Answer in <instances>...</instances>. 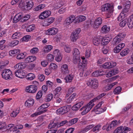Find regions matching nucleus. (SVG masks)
I'll return each instance as SVG.
<instances>
[{"label": "nucleus", "instance_id": "nucleus-56", "mask_svg": "<svg viewBox=\"0 0 133 133\" xmlns=\"http://www.w3.org/2000/svg\"><path fill=\"white\" fill-rule=\"evenodd\" d=\"M125 36V34L124 33H121L118 34L116 36L118 37L119 38H120L121 40H122L123 38H124Z\"/></svg>", "mask_w": 133, "mask_h": 133}, {"label": "nucleus", "instance_id": "nucleus-12", "mask_svg": "<svg viewBox=\"0 0 133 133\" xmlns=\"http://www.w3.org/2000/svg\"><path fill=\"white\" fill-rule=\"evenodd\" d=\"M59 50L56 49L54 51V56L56 57V60L57 62L60 61L62 59V57Z\"/></svg>", "mask_w": 133, "mask_h": 133}, {"label": "nucleus", "instance_id": "nucleus-44", "mask_svg": "<svg viewBox=\"0 0 133 133\" xmlns=\"http://www.w3.org/2000/svg\"><path fill=\"white\" fill-rule=\"evenodd\" d=\"M45 7V5L44 4H41L35 8L34 10L35 11H38L43 9Z\"/></svg>", "mask_w": 133, "mask_h": 133}, {"label": "nucleus", "instance_id": "nucleus-49", "mask_svg": "<svg viewBox=\"0 0 133 133\" xmlns=\"http://www.w3.org/2000/svg\"><path fill=\"white\" fill-rule=\"evenodd\" d=\"M18 52L19 53L20 50L19 49H15L12 50L10 51L9 52V53L10 55L12 56V55H15Z\"/></svg>", "mask_w": 133, "mask_h": 133}, {"label": "nucleus", "instance_id": "nucleus-43", "mask_svg": "<svg viewBox=\"0 0 133 133\" xmlns=\"http://www.w3.org/2000/svg\"><path fill=\"white\" fill-rule=\"evenodd\" d=\"M127 18L125 19L120 23L119 25L121 27H124L127 23Z\"/></svg>", "mask_w": 133, "mask_h": 133}, {"label": "nucleus", "instance_id": "nucleus-9", "mask_svg": "<svg viewBox=\"0 0 133 133\" xmlns=\"http://www.w3.org/2000/svg\"><path fill=\"white\" fill-rule=\"evenodd\" d=\"M58 31V30L57 28H52L49 29L46 31L45 33L48 35H53L56 34Z\"/></svg>", "mask_w": 133, "mask_h": 133}, {"label": "nucleus", "instance_id": "nucleus-13", "mask_svg": "<svg viewBox=\"0 0 133 133\" xmlns=\"http://www.w3.org/2000/svg\"><path fill=\"white\" fill-rule=\"evenodd\" d=\"M34 5V3L32 0L26 1V4L24 6V10H29L32 8Z\"/></svg>", "mask_w": 133, "mask_h": 133}, {"label": "nucleus", "instance_id": "nucleus-47", "mask_svg": "<svg viewBox=\"0 0 133 133\" xmlns=\"http://www.w3.org/2000/svg\"><path fill=\"white\" fill-rule=\"evenodd\" d=\"M104 75L103 74H99L98 71H96L93 72L92 74V76L94 77H98V76H101Z\"/></svg>", "mask_w": 133, "mask_h": 133}, {"label": "nucleus", "instance_id": "nucleus-21", "mask_svg": "<svg viewBox=\"0 0 133 133\" xmlns=\"http://www.w3.org/2000/svg\"><path fill=\"white\" fill-rule=\"evenodd\" d=\"M127 25L130 29L133 27V15L130 16L127 18Z\"/></svg>", "mask_w": 133, "mask_h": 133}, {"label": "nucleus", "instance_id": "nucleus-34", "mask_svg": "<svg viewBox=\"0 0 133 133\" xmlns=\"http://www.w3.org/2000/svg\"><path fill=\"white\" fill-rule=\"evenodd\" d=\"M129 52V50L126 48L123 50L120 53V55L122 56H124L126 55Z\"/></svg>", "mask_w": 133, "mask_h": 133}, {"label": "nucleus", "instance_id": "nucleus-1", "mask_svg": "<svg viewBox=\"0 0 133 133\" xmlns=\"http://www.w3.org/2000/svg\"><path fill=\"white\" fill-rule=\"evenodd\" d=\"M35 84L28 86L26 88V92L30 93H34L37 90V86L39 85L37 81L34 82Z\"/></svg>", "mask_w": 133, "mask_h": 133}, {"label": "nucleus", "instance_id": "nucleus-50", "mask_svg": "<svg viewBox=\"0 0 133 133\" xmlns=\"http://www.w3.org/2000/svg\"><path fill=\"white\" fill-rule=\"evenodd\" d=\"M82 110H83V111L81 112V115H83L86 114L88 112L87 111L85 107H84V106L79 110L80 111H81Z\"/></svg>", "mask_w": 133, "mask_h": 133}, {"label": "nucleus", "instance_id": "nucleus-22", "mask_svg": "<svg viewBox=\"0 0 133 133\" xmlns=\"http://www.w3.org/2000/svg\"><path fill=\"white\" fill-rule=\"evenodd\" d=\"M111 39V38L109 37H104L101 40V45H106L108 43Z\"/></svg>", "mask_w": 133, "mask_h": 133}, {"label": "nucleus", "instance_id": "nucleus-52", "mask_svg": "<svg viewBox=\"0 0 133 133\" xmlns=\"http://www.w3.org/2000/svg\"><path fill=\"white\" fill-rule=\"evenodd\" d=\"M42 91L40 90L39 91L36 95V98L37 100L39 99L42 97Z\"/></svg>", "mask_w": 133, "mask_h": 133}, {"label": "nucleus", "instance_id": "nucleus-18", "mask_svg": "<svg viewBox=\"0 0 133 133\" xmlns=\"http://www.w3.org/2000/svg\"><path fill=\"white\" fill-rule=\"evenodd\" d=\"M84 104V102L81 101L78 102L74 105L71 108L72 110L73 111H77Z\"/></svg>", "mask_w": 133, "mask_h": 133}, {"label": "nucleus", "instance_id": "nucleus-51", "mask_svg": "<svg viewBox=\"0 0 133 133\" xmlns=\"http://www.w3.org/2000/svg\"><path fill=\"white\" fill-rule=\"evenodd\" d=\"M25 57L24 54L23 53H21L19 54H18L16 57V58L18 59H23Z\"/></svg>", "mask_w": 133, "mask_h": 133}, {"label": "nucleus", "instance_id": "nucleus-38", "mask_svg": "<svg viewBox=\"0 0 133 133\" xmlns=\"http://www.w3.org/2000/svg\"><path fill=\"white\" fill-rule=\"evenodd\" d=\"M117 82L112 83L108 85V86L105 87V88L107 91H108L110 89L115 85L117 84Z\"/></svg>", "mask_w": 133, "mask_h": 133}, {"label": "nucleus", "instance_id": "nucleus-26", "mask_svg": "<svg viewBox=\"0 0 133 133\" xmlns=\"http://www.w3.org/2000/svg\"><path fill=\"white\" fill-rule=\"evenodd\" d=\"M93 102H92V100H91L87 105L84 106V107H85L86 109L88 112L94 106V104H92Z\"/></svg>", "mask_w": 133, "mask_h": 133}, {"label": "nucleus", "instance_id": "nucleus-32", "mask_svg": "<svg viewBox=\"0 0 133 133\" xmlns=\"http://www.w3.org/2000/svg\"><path fill=\"white\" fill-rule=\"evenodd\" d=\"M74 76L73 75L70 74L69 75H67L64 78L66 80V82H70L72 80Z\"/></svg>", "mask_w": 133, "mask_h": 133}, {"label": "nucleus", "instance_id": "nucleus-63", "mask_svg": "<svg viewBox=\"0 0 133 133\" xmlns=\"http://www.w3.org/2000/svg\"><path fill=\"white\" fill-rule=\"evenodd\" d=\"M64 49L65 52L67 53H69L71 51V48L68 45H65L64 47Z\"/></svg>", "mask_w": 133, "mask_h": 133}, {"label": "nucleus", "instance_id": "nucleus-25", "mask_svg": "<svg viewBox=\"0 0 133 133\" xmlns=\"http://www.w3.org/2000/svg\"><path fill=\"white\" fill-rule=\"evenodd\" d=\"M34 102V101L32 99L30 98L27 100L25 102V106L28 107L32 106Z\"/></svg>", "mask_w": 133, "mask_h": 133}, {"label": "nucleus", "instance_id": "nucleus-41", "mask_svg": "<svg viewBox=\"0 0 133 133\" xmlns=\"http://www.w3.org/2000/svg\"><path fill=\"white\" fill-rule=\"evenodd\" d=\"M31 36L29 35H26L22 37L21 39L22 42H28Z\"/></svg>", "mask_w": 133, "mask_h": 133}, {"label": "nucleus", "instance_id": "nucleus-59", "mask_svg": "<svg viewBox=\"0 0 133 133\" xmlns=\"http://www.w3.org/2000/svg\"><path fill=\"white\" fill-rule=\"evenodd\" d=\"M19 64L20 67L22 69H23L25 68L26 66V63L25 62H21L19 63Z\"/></svg>", "mask_w": 133, "mask_h": 133}, {"label": "nucleus", "instance_id": "nucleus-53", "mask_svg": "<svg viewBox=\"0 0 133 133\" xmlns=\"http://www.w3.org/2000/svg\"><path fill=\"white\" fill-rule=\"evenodd\" d=\"M93 126L94 125L92 124L89 125L85 128L83 131L84 132H87L91 129Z\"/></svg>", "mask_w": 133, "mask_h": 133}, {"label": "nucleus", "instance_id": "nucleus-57", "mask_svg": "<svg viewBox=\"0 0 133 133\" xmlns=\"http://www.w3.org/2000/svg\"><path fill=\"white\" fill-rule=\"evenodd\" d=\"M59 125V127H60L61 126H62L66 124L67 125L68 123V121L67 120H65L63 121H62L61 122H58Z\"/></svg>", "mask_w": 133, "mask_h": 133}, {"label": "nucleus", "instance_id": "nucleus-20", "mask_svg": "<svg viewBox=\"0 0 133 133\" xmlns=\"http://www.w3.org/2000/svg\"><path fill=\"white\" fill-rule=\"evenodd\" d=\"M61 72L63 74H66L69 72L68 66L67 64L63 65L61 68Z\"/></svg>", "mask_w": 133, "mask_h": 133}, {"label": "nucleus", "instance_id": "nucleus-40", "mask_svg": "<svg viewBox=\"0 0 133 133\" xmlns=\"http://www.w3.org/2000/svg\"><path fill=\"white\" fill-rule=\"evenodd\" d=\"M116 36L113 39V43L115 44H117L122 41L121 39Z\"/></svg>", "mask_w": 133, "mask_h": 133}, {"label": "nucleus", "instance_id": "nucleus-33", "mask_svg": "<svg viewBox=\"0 0 133 133\" xmlns=\"http://www.w3.org/2000/svg\"><path fill=\"white\" fill-rule=\"evenodd\" d=\"M49 105L50 104L48 103L43 104L38 108L37 110L39 111L43 110L48 108Z\"/></svg>", "mask_w": 133, "mask_h": 133}, {"label": "nucleus", "instance_id": "nucleus-37", "mask_svg": "<svg viewBox=\"0 0 133 133\" xmlns=\"http://www.w3.org/2000/svg\"><path fill=\"white\" fill-rule=\"evenodd\" d=\"M26 79L28 80H33L35 77L34 74L32 73H30L28 74V76H26Z\"/></svg>", "mask_w": 133, "mask_h": 133}, {"label": "nucleus", "instance_id": "nucleus-27", "mask_svg": "<svg viewBox=\"0 0 133 133\" xmlns=\"http://www.w3.org/2000/svg\"><path fill=\"white\" fill-rule=\"evenodd\" d=\"M110 27L107 26L106 25L103 26L101 29V32L102 33H107L110 30Z\"/></svg>", "mask_w": 133, "mask_h": 133}, {"label": "nucleus", "instance_id": "nucleus-29", "mask_svg": "<svg viewBox=\"0 0 133 133\" xmlns=\"http://www.w3.org/2000/svg\"><path fill=\"white\" fill-rule=\"evenodd\" d=\"M78 119V118H75L68 121L67 125H71L77 122Z\"/></svg>", "mask_w": 133, "mask_h": 133}, {"label": "nucleus", "instance_id": "nucleus-62", "mask_svg": "<svg viewBox=\"0 0 133 133\" xmlns=\"http://www.w3.org/2000/svg\"><path fill=\"white\" fill-rule=\"evenodd\" d=\"M19 112L18 111H13L11 113V116L12 117H15L18 114Z\"/></svg>", "mask_w": 133, "mask_h": 133}, {"label": "nucleus", "instance_id": "nucleus-39", "mask_svg": "<svg viewBox=\"0 0 133 133\" xmlns=\"http://www.w3.org/2000/svg\"><path fill=\"white\" fill-rule=\"evenodd\" d=\"M106 94L105 93H103L100 94L99 95L97 96L96 97L94 98L92 100V102H94L96 100L101 99L102 97L105 95Z\"/></svg>", "mask_w": 133, "mask_h": 133}, {"label": "nucleus", "instance_id": "nucleus-16", "mask_svg": "<svg viewBox=\"0 0 133 133\" xmlns=\"http://www.w3.org/2000/svg\"><path fill=\"white\" fill-rule=\"evenodd\" d=\"M15 76L19 78H22L25 77V74L22 70L20 71H15Z\"/></svg>", "mask_w": 133, "mask_h": 133}, {"label": "nucleus", "instance_id": "nucleus-58", "mask_svg": "<svg viewBox=\"0 0 133 133\" xmlns=\"http://www.w3.org/2000/svg\"><path fill=\"white\" fill-rule=\"evenodd\" d=\"M38 51L39 50L38 48L35 47L31 50L30 52L32 54L36 53H37Z\"/></svg>", "mask_w": 133, "mask_h": 133}, {"label": "nucleus", "instance_id": "nucleus-17", "mask_svg": "<svg viewBox=\"0 0 133 133\" xmlns=\"http://www.w3.org/2000/svg\"><path fill=\"white\" fill-rule=\"evenodd\" d=\"M68 112V109L66 107H61L56 111V113L60 114L63 115L67 113Z\"/></svg>", "mask_w": 133, "mask_h": 133}, {"label": "nucleus", "instance_id": "nucleus-45", "mask_svg": "<svg viewBox=\"0 0 133 133\" xmlns=\"http://www.w3.org/2000/svg\"><path fill=\"white\" fill-rule=\"evenodd\" d=\"M57 65L55 64L52 63L50 64L49 68L51 70H55L57 69Z\"/></svg>", "mask_w": 133, "mask_h": 133}, {"label": "nucleus", "instance_id": "nucleus-55", "mask_svg": "<svg viewBox=\"0 0 133 133\" xmlns=\"http://www.w3.org/2000/svg\"><path fill=\"white\" fill-rule=\"evenodd\" d=\"M47 58L49 61H52L54 60V57L51 54L48 55L47 56Z\"/></svg>", "mask_w": 133, "mask_h": 133}, {"label": "nucleus", "instance_id": "nucleus-31", "mask_svg": "<svg viewBox=\"0 0 133 133\" xmlns=\"http://www.w3.org/2000/svg\"><path fill=\"white\" fill-rule=\"evenodd\" d=\"M22 36L21 32H17L13 34L12 38V39H18Z\"/></svg>", "mask_w": 133, "mask_h": 133}, {"label": "nucleus", "instance_id": "nucleus-2", "mask_svg": "<svg viewBox=\"0 0 133 133\" xmlns=\"http://www.w3.org/2000/svg\"><path fill=\"white\" fill-rule=\"evenodd\" d=\"M131 130V129L128 127L121 126L115 130L113 133H127V132Z\"/></svg>", "mask_w": 133, "mask_h": 133}, {"label": "nucleus", "instance_id": "nucleus-7", "mask_svg": "<svg viewBox=\"0 0 133 133\" xmlns=\"http://www.w3.org/2000/svg\"><path fill=\"white\" fill-rule=\"evenodd\" d=\"M87 85L93 89H96L98 86V81L95 79H92L87 83Z\"/></svg>", "mask_w": 133, "mask_h": 133}, {"label": "nucleus", "instance_id": "nucleus-60", "mask_svg": "<svg viewBox=\"0 0 133 133\" xmlns=\"http://www.w3.org/2000/svg\"><path fill=\"white\" fill-rule=\"evenodd\" d=\"M119 77V75L116 76L114 77L109 78L107 79V80L108 82L112 81H113L115 80L116 79H117Z\"/></svg>", "mask_w": 133, "mask_h": 133}, {"label": "nucleus", "instance_id": "nucleus-4", "mask_svg": "<svg viewBox=\"0 0 133 133\" xmlns=\"http://www.w3.org/2000/svg\"><path fill=\"white\" fill-rule=\"evenodd\" d=\"M81 31V29L78 28L76 29L75 31H74L72 33L70 36V39L72 41H76L78 38V35Z\"/></svg>", "mask_w": 133, "mask_h": 133}, {"label": "nucleus", "instance_id": "nucleus-42", "mask_svg": "<svg viewBox=\"0 0 133 133\" xmlns=\"http://www.w3.org/2000/svg\"><path fill=\"white\" fill-rule=\"evenodd\" d=\"M16 127H14L13 125L9 130V133H17V132Z\"/></svg>", "mask_w": 133, "mask_h": 133}, {"label": "nucleus", "instance_id": "nucleus-11", "mask_svg": "<svg viewBox=\"0 0 133 133\" xmlns=\"http://www.w3.org/2000/svg\"><path fill=\"white\" fill-rule=\"evenodd\" d=\"M51 14L50 11H46L42 12L39 16V18L41 19H44L49 17Z\"/></svg>", "mask_w": 133, "mask_h": 133}, {"label": "nucleus", "instance_id": "nucleus-23", "mask_svg": "<svg viewBox=\"0 0 133 133\" xmlns=\"http://www.w3.org/2000/svg\"><path fill=\"white\" fill-rule=\"evenodd\" d=\"M22 14L19 13L16 14L14 17L13 20L14 23H16L22 19Z\"/></svg>", "mask_w": 133, "mask_h": 133}, {"label": "nucleus", "instance_id": "nucleus-36", "mask_svg": "<svg viewBox=\"0 0 133 133\" xmlns=\"http://www.w3.org/2000/svg\"><path fill=\"white\" fill-rule=\"evenodd\" d=\"M122 89V88L120 87H116L114 90V94H118L121 92Z\"/></svg>", "mask_w": 133, "mask_h": 133}, {"label": "nucleus", "instance_id": "nucleus-15", "mask_svg": "<svg viewBox=\"0 0 133 133\" xmlns=\"http://www.w3.org/2000/svg\"><path fill=\"white\" fill-rule=\"evenodd\" d=\"M102 18L100 17L96 19L94 22L93 25L94 27L96 28L99 27L102 23Z\"/></svg>", "mask_w": 133, "mask_h": 133}, {"label": "nucleus", "instance_id": "nucleus-24", "mask_svg": "<svg viewBox=\"0 0 133 133\" xmlns=\"http://www.w3.org/2000/svg\"><path fill=\"white\" fill-rule=\"evenodd\" d=\"M118 70L117 69H114L111 71H109L106 75L107 77H109L114 75L117 74L118 72Z\"/></svg>", "mask_w": 133, "mask_h": 133}, {"label": "nucleus", "instance_id": "nucleus-54", "mask_svg": "<svg viewBox=\"0 0 133 133\" xmlns=\"http://www.w3.org/2000/svg\"><path fill=\"white\" fill-rule=\"evenodd\" d=\"M25 4L22 1L19 2L18 6H19V8L23 9L24 10H25L24 7V6H25Z\"/></svg>", "mask_w": 133, "mask_h": 133}, {"label": "nucleus", "instance_id": "nucleus-6", "mask_svg": "<svg viewBox=\"0 0 133 133\" xmlns=\"http://www.w3.org/2000/svg\"><path fill=\"white\" fill-rule=\"evenodd\" d=\"M112 9L113 6L110 4L106 3L102 6V10L103 11H108L109 12L111 13L112 11Z\"/></svg>", "mask_w": 133, "mask_h": 133}, {"label": "nucleus", "instance_id": "nucleus-46", "mask_svg": "<svg viewBox=\"0 0 133 133\" xmlns=\"http://www.w3.org/2000/svg\"><path fill=\"white\" fill-rule=\"evenodd\" d=\"M124 8L123 9L122 11V14H123L124 15H125V13H126L129 10L130 6L129 5L127 6L124 5Z\"/></svg>", "mask_w": 133, "mask_h": 133}, {"label": "nucleus", "instance_id": "nucleus-64", "mask_svg": "<svg viewBox=\"0 0 133 133\" xmlns=\"http://www.w3.org/2000/svg\"><path fill=\"white\" fill-rule=\"evenodd\" d=\"M127 62L128 64H133V56L132 55L130 58L127 60Z\"/></svg>", "mask_w": 133, "mask_h": 133}, {"label": "nucleus", "instance_id": "nucleus-14", "mask_svg": "<svg viewBox=\"0 0 133 133\" xmlns=\"http://www.w3.org/2000/svg\"><path fill=\"white\" fill-rule=\"evenodd\" d=\"M54 19L55 18L53 17L45 19L43 23V26H46L49 25L54 22Z\"/></svg>", "mask_w": 133, "mask_h": 133}, {"label": "nucleus", "instance_id": "nucleus-48", "mask_svg": "<svg viewBox=\"0 0 133 133\" xmlns=\"http://www.w3.org/2000/svg\"><path fill=\"white\" fill-rule=\"evenodd\" d=\"M19 41L17 40H15L12 41L11 43L9 44V46L13 47L17 45L19 43Z\"/></svg>", "mask_w": 133, "mask_h": 133}, {"label": "nucleus", "instance_id": "nucleus-8", "mask_svg": "<svg viewBox=\"0 0 133 133\" xmlns=\"http://www.w3.org/2000/svg\"><path fill=\"white\" fill-rule=\"evenodd\" d=\"M74 61L78 62L79 60V58H80V53L78 50L75 48L74 50Z\"/></svg>", "mask_w": 133, "mask_h": 133}, {"label": "nucleus", "instance_id": "nucleus-5", "mask_svg": "<svg viewBox=\"0 0 133 133\" xmlns=\"http://www.w3.org/2000/svg\"><path fill=\"white\" fill-rule=\"evenodd\" d=\"M82 60H81L79 58V60L78 62H76V61H74V63H77L78 64V66L79 68L80 69L83 68L86 65L87 63V60H84L85 58L83 59L82 58Z\"/></svg>", "mask_w": 133, "mask_h": 133}, {"label": "nucleus", "instance_id": "nucleus-35", "mask_svg": "<svg viewBox=\"0 0 133 133\" xmlns=\"http://www.w3.org/2000/svg\"><path fill=\"white\" fill-rule=\"evenodd\" d=\"M101 42V40L97 38H94L93 41V44L96 45H98L100 44Z\"/></svg>", "mask_w": 133, "mask_h": 133}, {"label": "nucleus", "instance_id": "nucleus-30", "mask_svg": "<svg viewBox=\"0 0 133 133\" xmlns=\"http://www.w3.org/2000/svg\"><path fill=\"white\" fill-rule=\"evenodd\" d=\"M36 58V57L34 56H30L25 58V61L30 63L35 60Z\"/></svg>", "mask_w": 133, "mask_h": 133}, {"label": "nucleus", "instance_id": "nucleus-19", "mask_svg": "<svg viewBox=\"0 0 133 133\" xmlns=\"http://www.w3.org/2000/svg\"><path fill=\"white\" fill-rule=\"evenodd\" d=\"M125 46L124 43H122L118 45L115 47L114 50V52L115 53H117L120 51Z\"/></svg>", "mask_w": 133, "mask_h": 133}, {"label": "nucleus", "instance_id": "nucleus-10", "mask_svg": "<svg viewBox=\"0 0 133 133\" xmlns=\"http://www.w3.org/2000/svg\"><path fill=\"white\" fill-rule=\"evenodd\" d=\"M116 63L113 62L105 63L102 65L103 68L105 69H109L115 66L116 65Z\"/></svg>", "mask_w": 133, "mask_h": 133}, {"label": "nucleus", "instance_id": "nucleus-61", "mask_svg": "<svg viewBox=\"0 0 133 133\" xmlns=\"http://www.w3.org/2000/svg\"><path fill=\"white\" fill-rule=\"evenodd\" d=\"M19 64V63L17 64L14 67V68L16 70L15 71H20L22 69L20 67Z\"/></svg>", "mask_w": 133, "mask_h": 133}, {"label": "nucleus", "instance_id": "nucleus-28", "mask_svg": "<svg viewBox=\"0 0 133 133\" xmlns=\"http://www.w3.org/2000/svg\"><path fill=\"white\" fill-rule=\"evenodd\" d=\"M86 19V17L83 16H80L79 17L76 18V21L74 22L75 23H78L80 22H82L84 21Z\"/></svg>", "mask_w": 133, "mask_h": 133}, {"label": "nucleus", "instance_id": "nucleus-3", "mask_svg": "<svg viewBox=\"0 0 133 133\" xmlns=\"http://www.w3.org/2000/svg\"><path fill=\"white\" fill-rule=\"evenodd\" d=\"M12 72L9 69H5L3 70L2 72V77L5 79H12L11 76Z\"/></svg>", "mask_w": 133, "mask_h": 133}]
</instances>
